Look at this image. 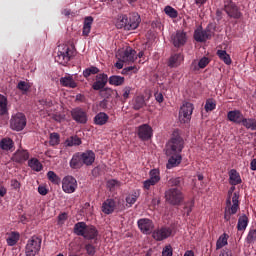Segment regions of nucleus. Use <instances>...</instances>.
Wrapping results in <instances>:
<instances>
[{
    "instance_id": "obj_1",
    "label": "nucleus",
    "mask_w": 256,
    "mask_h": 256,
    "mask_svg": "<svg viewBox=\"0 0 256 256\" xmlns=\"http://www.w3.org/2000/svg\"><path fill=\"white\" fill-rule=\"evenodd\" d=\"M233 191H235V186H232L228 191L224 212L225 221H231V215H235L239 211V193H233Z\"/></svg>"
},
{
    "instance_id": "obj_2",
    "label": "nucleus",
    "mask_w": 256,
    "mask_h": 256,
    "mask_svg": "<svg viewBox=\"0 0 256 256\" xmlns=\"http://www.w3.org/2000/svg\"><path fill=\"white\" fill-rule=\"evenodd\" d=\"M183 147V138H181V136H175L168 142L166 146V155H175L176 153L181 154Z\"/></svg>"
},
{
    "instance_id": "obj_3",
    "label": "nucleus",
    "mask_w": 256,
    "mask_h": 256,
    "mask_svg": "<svg viewBox=\"0 0 256 256\" xmlns=\"http://www.w3.org/2000/svg\"><path fill=\"white\" fill-rule=\"evenodd\" d=\"M165 199L170 205H180L183 201V192L179 188H169L165 192Z\"/></svg>"
},
{
    "instance_id": "obj_4",
    "label": "nucleus",
    "mask_w": 256,
    "mask_h": 256,
    "mask_svg": "<svg viewBox=\"0 0 256 256\" xmlns=\"http://www.w3.org/2000/svg\"><path fill=\"white\" fill-rule=\"evenodd\" d=\"M71 48L67 45L58 46L57 56L55 57V61L59 63V65H67L69 61H71Z\"/></svg>"
},
{
    "instance_id": "obj_5",
    "label": "nucleus",
    "mask_w": 256,
    "mask_h": 256,
    "mask_svg": "<svg viewBox=\"0 0 256 256\" xmlns=\"http://www.w3.org/2000/svg\"><path fill=\"white\" fill-rule=\"evenodd\" d=\"M39 251H41V238L37 236H32L26 244V256H35L37 255V253H39Z\"/></svg>"
},
{
    "instance_id": "obj_6",
    "label": "nucleus",
    "mask_w": 256,
    "mask_h": 256,
    "mask_svg": "<svg viewBox=\"0 0 256 256\" xmlns=\"http://www.w3.org/2000/svg\"><path fill=\"white\" fill-rule=\"evenodd\" d=\"M27 125V118H25V114L17 113L16 115L12 116L10 120V127L13 131H23L25 126Z\"/></svg>"
},
{
    "instance_id": "obj_7",
    "label": "nucleus",
    "mask_w": 256,
    "mask_h": 256,
    "mask_svg": "<svg viewBox=\"0 0 256 256\" xmlns=\"http://www.w3.org/2000/svg\"><path fill=\"white\" fill-rule=\"evenodd\" d=\"M193 104L191 102L184 103L179 111V120L181 123H189L193 115Z\"/></svg>"
},
{
    "instance_id": "obj_8",
    "label": "nucleus",
    "mask_w": 256,
    "mask_h": 256,
    "mask_svg": "<svg viewBox=\"0 0 256 256\" xmlns=\"http://www.w3.org/2000/svg\"><path fill=\"white\" fill-rule=\"evenodd\" d=\"M116 57H118L119 61H122L123 63H135V60L137 59V52L133 50V48L127 47L124 51L118 52Z\"/></svg>"
},
{
    "instance_id": "obj_9",
    "label": "nucleus",
    "mask_w": 256,
    "mask_h": 256,
    "mask_svg": "<svg viewBox=\"0 0 256 256\" xmlns=\"http://www.w3.org/2000/svg\"><path fill=\"white\" fill-rule=\"evenodd\" d=\"M62 190L64 193H75L77 191V179L73 176H65L62 179Z\"/></svg>"
},
{
    "instance_id": "obj_10",
    "label": "nucleus",
    "mask_w": 256,
    "mask_h": 256,
    "mask_svg": "<svg viewBox=\"0 0 256 256\" xmlns=\"http://www.w3.org/2000/svg\"><path fill=\"white\" fill-rule=\"evenodd\" d=\"M71 117L76 123H80L81 125H85L89 121L87 112L79 107L71 110Z\"/></svg>"
},
{
    "instance_id": "obj_11",
    "label": "nucleus",
    "mask_w": 256,
    "mask_h": 256,
    "mask_svg": "<svg viewBox=\"0 0 256 256\" xmlns=\"http://www.w3.org/2000/svg\"><path fill=\"white\" fill-rule=\"evenodd\" d=\"M137 223L138 228L144 235H151L153 233V229H155V224H153V221L148 218L139 219Z\"/></svg>"
},
{
    "instance_id": "obj_12",
    "label": "nucleus",
    "mask_w": 256,
    "mask_h": 256,
    "mask_svg": "<svg viewBox=\"0 0 256 256\" xmlns=\"http://www.w3.org/2000/svg\"><path fill=\"white\" fill-rule=\"evenodd\" d=\"M170 41L174 47H183L187 43V34L184 31L178 30L171 35Z\"/></svg>"
},
{
    "instance_id": "obj_13",
    "label": "nucleus",
    "mask_w": 256,
    "mask_h": 256,
    "mask_svg": "<svg viewBox=\"0 0 256 256\" xmlns=\"http://www.w3.org/2000/svg\"><path fill=\"white\" fill-rule=\"evenodd\" d=\"M224 11L229 15V17H233V19H239L241 17L239 8H237V5H235L231 0L224 2Z\"/></svg>"
},
{
    "instance_id": "obj_14",
    "label": "nucleus",
    "mask_w": 256,
    "mask_h": 256,
    "mask_svg": "<svg viewBox=\"0 0 256 256\" xmlns=\"http://www.w3.org/2000/svg\"><path fill=\"white\" fill-rule=\"evenodd\" d=\"M171 233H173V230H171V228L162 227L160 229L155 230L152 233V237L156 241H164V239H168V237H171Z\"/></svg>"
},
{
    "instance_id": "obj_15",
    "label": "nucleus",
    "mask_w": 256,
    "mask_h": 256,
    "mask_svg": "<svg viewBox=\"0 0 256 256\" xmlns=\"http://www.w3.org/2000/svg\"><path fill=\"white\" fill-rule=\"evenodd\" d=\"M138 137L142 141H149L153 137V128L149 124H143L138 127Z\"/></svg>"
},
{
    "instance_id": "obj_16",
    "label": "nucleus",
    "mask_w": 256,
    "mask_h": 256,
    "mask_svg": "<svg viewBox=\"0 0 256 256\" xmlns=\"http://www.w3.org/2000/svg\"><path fill=\"white\" fill-rule=\"evenodd\" d=\"M108 81L109 77L107 76V74H98L96 76V81L92 85V89H94V91H101V89H105V85H107Z\"/></svg>"
},
{
    "instance_id": "obj_17",
    "label": "nucleus",
    "mask_w": 256,
    "mask_h": 256,
    "mask_svg": "<svg viewBox=\"0 0 256 256\" xmlns=\"http://www.w3.org/2000/svg\"><path fill=\"white\" fill-rule=\"evenodd\" d=\"M80 157L82 159L83 165H86L87 167L95 163V152H93V150H87L80 153Z\"/></svg>"
},
{
    "instance_id": "obj_18",
    "label": "nucleus",
    "mask_w": 256,
    "mask_h": 256,
    "mask_svg": "<svg viewBox=\"0 0 256 256\" xmlns=\"http://www.w3.org/2000/svg\"><path fill=\"white\" fill-rule=\"evenodd\" d=\"M184 59L185 58L181 53L172 54L168 60V67H170V69H175L183 63Z\"/></svg>"
},
{
    "instance_id": "obj_19",
    "label": "nucleus",
    "mask_w": 256,
    "mask_h": 256,
    "mask_svg": "<svg viewBox=\"0 0 256 256\" xmlns=\"http://www.w3.org/2000/svg\"><path fill=\"white\" fill-rule=\"evenodd\" d=\"M60 85L62 87H67L68 89L77 88V82L73 79V75L66 74L65 76L60 78Z\"/></svg>"
},
{
    "instance_id": "obj_20",
    "label": "nucleus",
    "mask_w": 256,
    "mask_h": 256,
    "mask_svg": "<svg viewBox=\"0 0 256 256\" xmlns=\"http://www.w3.org/2000/svg\"><path fill=\"white\" fill-rule=\"evenodd\" d=\"M243 117V113H241L239 110H231L227 113L228 121H231V123H236V125H241Z\"/></svg>"
},
{
    "instance_id": "obj_21",
    "label": "nucleus",
    "mask_w": 256,
    "mask_h": 256,
    "mask_svg": "<svg viewBox=\"0 0 256 256\" xmlns=\"http://www.w3.org/2000/svg\"><path fill=\"white\" fill-rule=\"evenodd\" d=\"M140 23L141 16H139L138 13H132L128 20L127 31H134V29H137V27H139Z\"/></svg>"
},
{
    "instance_id": "obj_22",
    "label": "nucleus",
    "mask_w": 256,
    "mask_h": 256,
    "mask_svg": "<svg viewBox=\"0 0 256 256\" xmlns=\"http://www.w3.org/2000/svg\"><path fill=\"white\" fill-rule=\"evenodd\" d=\"M194 39L198 43H204L207 39H211V33L207 30H195Z\"/></svg>"
},
{
    "instance_id": "obj_23",
    "label": "nucleus",
    "mask_w": 256,
    "mask_h": 256,
    "mask_svg": "<svg viewBox=\"0 0 256 256\" xmlns=\"http://www.w3.org/2000/svg\"><path fill=\"white\" fill-rule=\"evenodd\" d=\"M12 159L15 163H25L29 159V152L27 150H18L14 153Z\"/></svg>"
},
{
    "instance_id": "obj_24",
    "label": "nucleus",
    "mask_w": 256,
    "mask_h": 256,
    "mask_svg": "<svg viewBox=\"0 0 256 256\" xmlns=\"http://www.w3.org/2000/svg\"><path fill=\"white\" fill-rule=\"evenodd\" d=\"M115 211V200L107 199L102 204V213L105 215H111Z\"/></svg>"
},
{
    "instance_id": "obj_25",
    "label": "nucleus",
    "mask_w": 256,
    "mask_h": 256,
    "mask_svg": "<svg viewBox=\"0 0 256 256\" xmlns=\"http://www.w3.org/2000/svg\"><path fill=\"white\" fill-rule=\"evenodd\" d=\"M167 156L170 157L166 165L167 169H173V167H177L181 163V154L176 153Z\"/></svg>"
},
{
    "instance_id": "obj_26",
    "label": "nucleus",
    "mask_w": 256,
    "mask_h": 256,
    "mask_svg": "<svg viewBox=\"0 0 256 256\" xmlns=\"http://www.w3.org/2000/svg\"><path fill=\"white\" fill-rule=\"evenodd\" d=\"M70 167L71 169H81V167H83L81 153H76L73 155L72 159L70 160Z\"/></svg>"
},
{
    "instance_id": "obj_27",
    "label": "nucleus",
    "mask_w": 256,
    "mask_h": 256,
    "mask_svg": "<svg viewBox=\"0 0 256 256\" xmlns=\"http://www.w3.org/2000/svg\"><path fill=\"white\" fill-rule=\"evenodd\" d=\"M92 25H93V17L92 16H87L84 19V24H83L82 35L84 37H89V33H91V26Z\"/></svg>"
},
{
    "instance_id": "obj_28",
    "label": "nucleus",
    "mask_w": 256,
    "mask_h": 256,
    "mask_svg": "<svg viewBox=\"0 0 256 256\" xmlns=\"http://www.w3.org/2000/svg\"><path fill=\"white\" fill-rule=\"evenodd\" d=\"M107 121H109V115H107L105 112H100L94 117L95 125L103 126L106 125Z\"/></svg>"
},
{
    "instance_id": "obj_29",
    "label": "nucleus",
    "mask_w": 256,
    "mask_h": 256,
    "mask_svg": "<svg viewBox=\"0 0 256 256\" xmlns=\"http://www.w3.org/2000/svg\"><path fill=\"white\" fill-rule=\"evenodd\" d=\"M229 183L230 185H239L241 184V175L237 170L232 169L229 171Z\"/></svg>"
},
{
    "instance_id": "obj_30",
    "label": "nucleus",
    "mask_w": 256,
    "mask_h": 256,
    "mask_svg": "<svg viewBox=\"0 0 256 256\" xmlns=\"http://www.w3.org/2000/svg\"><path fill=\"white\" fill-rule=\"evenodd\" d=\"M240 125H243L246 129H250V131H256V119L254 118H242V122Z\"/></svg>"
},
{
    "instance_id": "obj_31",
    "label": "nucleus",
    "mask_w": 256,
    "mask_h": 256,
    "mask_svg": "<svg viewBox=\"0 0 256 256\" xmlns=\"http://www.w3.org/2000/svg\"><path fill=\"white\" fill-rule=\"evenodd\" d=\"M216 55L219 57L220 61L225 63V65H231L233 63L231 56L225 50H217Z\"/></svg>"
},
{
    "instance_id": "obj_32",
    "label": "nucleus",
    "mask_w": 256,
    "mask_h": 256,
    "mask_svg": "<svg viewBox=\"0 0 256 256\" xmlns=\"http://www.w3.org/2000/svg\"><path fill=\"white\" fill-rule=\"evenodd\" d=\"M99 232L95 226H86V232L84 233V239H96Z\"/></svg>"
},
{
    "instance_id": "obj_33",
    "label": "nucleus",
    "mask_w": 256,
    "mask_h": 256,
    "mask_svg": "<svg viewBox=\"0 0 256 256\" xmlns=\"http://www.w3.org/2000/svg\"><path fill=\"white\" fill-rule=\"evenodd\" d=\"M0 147L3 151H13L15 143H13L11 138H4L0 141Z\"/></svg>"
},
{
    "instance_id": "obj_34",
    "label": "nucleus",
    "mask_w": 256,
    "mask_h": 256,
    "mask_svg": "<svg viewBox=\"0 0 256 256\" xmlns=\"http://www.w3.org/2000/svg\"><path fill=\"white\" fill-rule=\"evenodd\" d=\"M87 230V224L85 222H78L74 226V233L80 237L85 236Z\"/></svg>"
},
{
    "instance_id": "obj_35",
    "label": "nucleus",
    "mask_w": 256,
    "mask_h": 256,
    "mask_svg": "<svg viewBox=\"0 0 256 256\" xmlns=\"http://www.w3.org/2000/svg\"><path fill=\"white\" fill-rule=\"evenodd\" d=\"M28 167L31 168L33 171H42L43 170V164L39 161L37 158H32L28 161Z\"/></svg>"
},
{
    "instance_id": "obj_36",
    "label": "nucleus",
    "mask_w": 256,
    "mask_h": 256,
    "mask_svg": "<svg viewBox=\"0 0 256 256\" xmlns=\"http://www.w3.org/2000/svg\"><path fill=\"white\" fill-rule=\"evenodd\" d=\"M110 85H114L115 87H119L125 83V77L113 75L108 79Z\"/></svg>"
},
{
    "instance_id": "obj_37",
    "label": "nucleus",
    "mask_w": 256,
    "mask_h": 256,
    "mask_svg": "<svg viewBox=\"0 0 256 256\" xmlns=\"http://www.w3.org/2000/svg\"><path fill=\"white\" fill-rule=\"evenodd\" d=\"M247 225H249V218H247V215L240 216L237 224L238 231H245L247 229Z\"/></svg>"
},
{
    "instance_id": "obj_38",
    "label": "nucleus",
    "mask_w": 256,
    "mask_h": 256,
    "mask_svg": "<svg viewBox=\"0 0 256 256\" xmlns=\"http://www.w3.org/2000/svg\"><path fill=\"white\" fill-rule=\"evenodd\" d=\"M128 20L129 18L127 17V15L119 16L116 22L117 29H125L127 31V26L129 25Z\"/></svg>"
},
{
    "instance_id": "obj_39",
    "label": "nucleus",
    "mask_w": 256,
    "mask_h": 256,
    "mask_svg": "<svg viewBox=\"0 0 256 256\" xmlns=\"http://www.w3.org/2000/svg\"><path fill=\"white\" fill-rule=\"evenodd\" d=\"M145 107V98L143 96H137L133 99V109L135 111H139V109H143Z\"/></svg>"
},
{
    "instance_id": "obj_40",
    "label": "nucleus",
    "mask_w": 256,
    "mask_h": 256,
    "mask_svg": "<svg viewBox=\"0 0 256 256\" xmlns=\"http://www.w3.org/2000/svg\"><path fill=\"white\" fill-rule=\"evenodd\" d=\"M66 147H75L81 145V138L78 136H71L65 141Z\"/></svg>"
},
{
    "instance_id": "obj_41",
    "label": "nucleus",
    "mask_w": 256,
    "mask_h": 256,
    "mask_svg": "<svg viewBox=\"0 0 256 256\" xmlns=\"http://www.w3.org/2000/svg\"><path fill=\"white\" fill-rule=\"evenodd\" d=\"M150 178L149 180L154 183H159L161 181V172H159V169H152L149 172Z\"/></svg>"
},
{
    "instance_id": "obj_42",
    "label": "nucleus",
    "mask_w": 256,
    "mask_h": 256,
    "mask_svg": "<svg viewBox=\"0 0 256 256\" xmlns=\"http://www.w3.org/2000/svg\"><path fill=\"white\" fill-rule=\"evenodd\" d=\"M228 239H229V236H228L226 233L222 234V235L218 238V240H217V242H216V249H217V250L223 249V247H225V245H227Z\"/></svg>"
},
{
    "instance_id": "obj_43",
    "label": "nucleus",
    "mask_w": 256,
    "mask_h": 256,
    "mask_svg": "<svg viewBox=\"0 0 256 256\" xmlns=\"http://www.w3.org/2000/svg\"><path fill=\"white\" fill-rule=\"evenodd\" d=\"M49 139V144L51 145V147H55V145H59L61 141V136L59 135V133L53 132L50 134Z\"/></svg>"
},
{
    "instance_id": "obj_44",
    "label": "nucleus",
    "mask_w": 256,
    "mask_h": 256,
    "mask_svg": "<svg viewBox=\"0 0 256 256\" xmlns=\"http://www.w3.org/2000/svg\"><path fill=\"white\" fill-rule=\"evenodd\" d=\"M7 244L10 247H13L14 245H17V241H19V233L12 232L11 235L7 238Z\"/></svg>"
},
{
    "instance_id": "obj_45",
    "label": "nucleus",
    "mask_w": 256,
    "mask_h": 256,
    "mask_svg": "<svg viewBox=\"0 0 256 256\" xmlns=\"http://www.w3.org/2000/svg\"><path fill=\"white\" fill-rule=\"evenodd\" d=\"M7 113V97L0 94V115Z\"/></svg>"
},
{
    "instance_id": "obj_46",
    "label": "nucleus",
    "mask_w": 256,
    "mask_h": 256,
    "mask_svg": "<svg viewBox=\"0 0 256 256\" xmlns=\"http://www.w3.org/2000/svg\"><path fill=\"white\" fill-rule=\"evenodd\" d=\"M97 73H99V68L91 66L83 71V77L87 79V77H91V75H97Z\"/></svg>"
},
{
    "instance_id": "obj_47",
    "label": "nucleus",
    "mask_w": 256,
    "mask_h": 256,
    "mask_svg": "<svg viewBox=\"0 0 256 256\" xmlns=\"http://www.w3.org/2000/svg\"><path fill=\"white\" fill-rule=\"evenodd\" d=\"M47 177L48 180L51 181V183H53L54 185H59V183H61V178H59V176H57V174L53 171H49L47 173Z\"/></svg>"
},
{
    "instance_id": "obj_48",
    "label": "nucleus",
    "mask_w": 256,
    "mask_h": 256,
    "mask_svg": "<svg viewBox=\"0 0 256 256\" xmlns=\"http://www.w3.org/2000/svg\"><path fill=\"white\" fill-rule=\"evenodd\" d=\"M17 89L25 95L31 89V85L28 82L20 81L17 85Z\"/></svg>"
},
{
    "instance_id": "obj_49",
    "label": "nucleus",
    "mask_w": 256,
    "mask_h": 256,
    "mask_svg": "<svg viewBox=\"0 0 256 256\" xmlns=\"http://www.w3.org/2000/svg\"><path fill=\"white\" fill-rule=\"evenodd\" d=\"M164 12L168 15V17H171V19H177V16L179 15L177 10L171 6H166L164 8Z\"/></svg>"
},
{
    "instance_id": "obj_50",
    "label": "nucleus",
    "mask_w": 256,
    "mask_h": 256,
    "mask_svg": "<svg viewBox=\"0 0 256 256\" xmlns=\"http://www.w3.org/2000/svg\"><path fill=\"white\" fill-rule=\"evenodd\" d=\"M217 107V103L215 102V100L213 99H208L206 100L204 109L207 113H209V111H214V109Z\"/></svg>"
},
{
    "instance_id": "obj_51",
    "label": "nucleus",
    "mask_w": 256,
    "mask_h": 256,
    "mask_svg": "<svg viewBox=\"0 0 256 256\" xmlns=\"http://www.w3.org/2000/svg\"><path fill=\"white\" fill-rule=\"evenodd\" d=\"M139 196H137V193L134 194H129L126 197V203L127 205H129V207H132L133 205H135V203H137V199Z\"/></svg>"
},
{
    "instance_id": "obj_52",
    "label": "nucleus",
    "mask_w": 256,
    "mask_h": 256,
    "mask_svg": "<svg viewBox=\"0 0 256 256\" xmlns=\"http://www.w3.org/2000/svg\"><path fill=\"white\" fill-rule=\"evenodd\" d=\"M246 241L249 245L256 241V229H251L246 237Z\"/></svg>"
},
{
    "instance_id": "obj_53",
    "label": "nucleus",
    "mask_w": 256,
    "mask_h": 256,
    "mask_svg": "<svg viewBox=\"0 0 256 256\" xmlns=\"http://www.w3.org/2000/svg\"><path fill=\"white\" fill-rule=\"evenodd\" d=\"M106 185L108 189H110V191H115L117 187L121 185V183L115 179H112V180H108Z\"/></svg>"
},
{
    "instance_id": "obj_54",
    "label": "nucleus",
    "mask_w": 256,
    "mask_h": 256,
    "mask_svg": "<svg viewBox=\"0 0 256 256\" xmlns=\"http://www.w3.org/2000/svg\"><path fill=\"white\" fill-rule=\"evenodd\" d=\"M181 185V177L170 178L168 180V187H179Z\"/></svg>"
},
{
    "instance_id": "obj_55",
    "label": "nucleus",
    "mask_w": 256,
    "mask_h": 256,
    "mask_svg": "<svg viewBox=\"0 0 256 256\" xmlns=\"http://www.w3.org/2000/svg\"><path fill=\"white\" fill-rule=\"evenodd\" d=\"M139 68L137 66H128L122 70V75H130L131 73H137Z\"/></svg>"
},
{
    "instance_id": "obj_56",
    "label": "nucleus",
    "mask_w": 256,
    "mask_h": 256,
    "mask_svg": "<svg viewBox=\"0 0 256 256\" xmlns=\"http://www.w3.org/2000/svg\"><path fill=\"white\" fill-rule=\"evenodd\" d=\"M131 91H132V88L129 87V86H126L124 89H123V94H122V103H125V101H127L129 95H131Z\"/></svg>"
},
{
    "instance_id": "obj_57",
    "label": "nucleus",
    "mask_w": 256,
    "mask_h": 256,
    "mask_svg": "<svg viewBox=\"0 0 256 256\" xmlns=\"http://www.w3.org/2000/svg\"><path fill=\"white\" fill-rule=\"evenodd\" d=\"M208 65H209V58L207 57L201 58L198 62V67L200 69H205V67H207Z\"/></svg>"
},
{
    "instance_id": "obj_58",
    "label": "nucleus",
    "mask_w": 256,
    "mask_h": 256,
    "mask_svg": "<svg viewBox=\"0 0 256 256\" xmlns=\"http://www.w3.org/2000/svg\"><path fill=\"white\" fill-rule=\"evenodd\" d=\"M157 185L156 183H154L152 180L147 179L143 182V187L144 189H146L147 191H149L151 189V187Z\"/></svg>"
},
{
    "instance_id": "obj_59",
    "label": "nucleus",
    "mask_w": 256,
    "mask_h": 256,
    "mask_svg": "<svg viewBox=\"0 0 256 256\" xmlns=\"http://www.w3.org/2000/svg\"><path fill=\"white\" fill-rule=\"evenodd\" d=\"M162 256H173V248H171V245H168L163 249Z\"/></svg>"
},
{
    "instance_id": "obj_60",
    "label": "nucleus",
    "mask_w": 256,
    "mask_h": 256,
    "mask_svg": "<svg viewBox=\"0 0 256 256\" xmlns=\"http://www.w3.org/2000/svg\"><path fill=\"white\" fill-rule=\"evenodd\" d=\"M67 221V213H61L58 215V225H65V222Z\"/></svg>"
},
{
    "instance_id": "obj_61",
    "label": "nucleus",
    "mask_w": 256,
    "mask_h": 256,
    "mask_svg": "<svg viewBox=\"0 0 256 256\" xmlns=\"http://www.w3.org/2000/svg\"><path fill=\"white\" fill-rule=\"evenodd\" d=\"M85 249L89 255H95V246H93L92 244H86Z\"/></svg>"
},
{
    "instance_id": "obj_62",
    "label": "nucleus",
    "mask_w": 256,
    "mask_h": 256,
    "mask_svg": "<svg viewBox=\"0 0 256 256\" xmlns=\"http://www.w3.org/2000/svg\"><path fill=\"white\" fill-rule=\"evenodd\" d=\"M40 105H43V107H53V101L49 99H42L39 101Z\"/></svg>"
},
{
    "instance_id": "obj_63",
    "label": "nucleus",
    "mask_w": 256,
    "mask_h": 256,
    "mask_svg": "<svg viewBox=\"0 0 256 256\" xmlns=\"http://www.w3.org/2000/svg\"><path fill=\"white\" fill-rule=\"evenodd\" d=\"M53 119H54V121H57L58 123H61V121H65V115H63V114H54Z\"/></svg>"
},
{
    "instance_id": "obj_64",
    "label": "nucleus",
    "mask_w": 256,
    "mask_h": 256,
    "mask_svg": "<svg viewBox=\"0 0 256 256\" xmlns=\"http://www.w3.org/2000/svg\"><path fill=\"white\" fill-rule=\"evenodd\" d=\"M154 97H155V99H156V101L158 102V103H163V101H164V97H163V93H161V92H156L155 94H154Z\"/></svg>"
}]
</instances>
